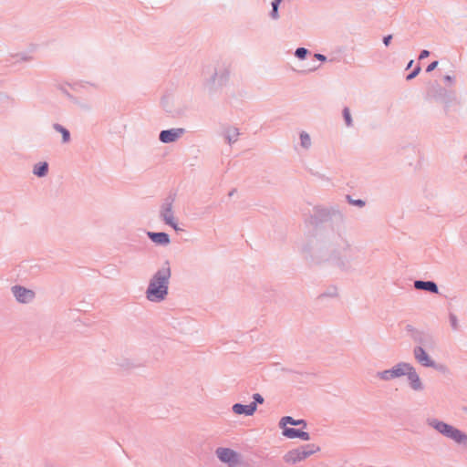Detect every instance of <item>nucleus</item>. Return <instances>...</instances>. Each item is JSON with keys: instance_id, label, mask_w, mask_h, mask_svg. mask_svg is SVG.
I'll list each match as a JSON object with an SVG mask.
<instances>
[{"instance_id": "19", "label": "nucleus", "mask_w": 467, "mask_h": 467, "mask_svg": "<svg viewBox=\"0 0 467 467\" xmlns=\"http://www.w3.org/2000/svg\"><path fill=\"white\" fill-rule=\"evenodd\" d=\"M409 386L415 391H420L424 389L422 381H409Z\"/></svg>"}, {"instance_id": "31", "label": "nucleus", "mask_w": 467, "mask_h": 467, "mask_svg": "<svg viewBox=\"0 0 467 467\" xmlns=\"http://www.w3.org/2000/svg\"><path fill=\"white\" fill-rule=\"evenodd\" d=\"M316 57L317 59H319V60H322V61H324L326 59V57L323 55H321V54H317Z\"/></svg>"}, {"instance_id": "6", "label": "nucleus", "mask_w": 467, "mask_h": 467, "mask_svg": "<svg viewBox=\"0 0 467 467\" xmlns=\"http://www.w3.org/2000/svg\"><path fill=\"white\" fill-rule=\"evenodd\" d=\"M183 133L182 129H175L169 130H162L160 134V140L164 143L175 141Z\"/></svg>"}, {"instance_id": "18", "label": "nucleus", "mask_w": 467, "mask_h": 467, "mask_svg": "<svg viewBox=\"0 0 467 467\" xmlns=\"http://www.w3.org/2000/svg\"><path fill=\"white\" fill-rule=\"evenodd\" d=\"M54 128L62 134L64 142L69 140V132L65 128L57 124Z\"/></svg>"}, {"instance_id": "32", "label": "nucleus", "mask_w": 467, "mask_h": 467, "mask_svg": "<svg viewBox=\"0 0 467 467\" xmlns=\"http://www.w3.org/2000/svg\"><path fill=\"white\" fill-rule=\"evenodd\" d=\"M354 202L355 204L359 205V206H362V205L364 204V202H363V201H361V200H358V201H355V202Z\"/></svg>"}, {"instance_id": "17", "label": "nucleus", "mask_w": 467, "mask_h": 467, "mask_svg": "<svg viewBox=\"0 0 467 467\" xmlns=\"http://www.w3.org/2000/svg\"><path fill=\"white\" fill-rule=\"evenodd\" d=\"M238 134L239 133H238L237 130L234 128H231V129L227 130L226 137L228 139V141L229 142L235 141L237 140Z\"/></svg>"}, {"instance_id": "3", "label": "nucleus", "mask_w": 467, "mask_h": 467, "mask_svg": "<svg viewBox=\"0 0 467 467\" xmlns=\"http://www.w3.org/2000/svg\"><path fill=\"white\" fill-rule=\"evenodd\" d=\"M381 378L383 379H391L394 378H408V379H417L418 376L410 365L407 363H401L394 367L392 369L385 370L382 372Z\"/></svg>"}, {"instance_id": "33", "label": "nucleus", "mask_w": 467, "mask_h": 467, "mask_svg": "<svg viewBox=\"0 0 467 467\" xmlns=\"http://www.w3.org/2000/svg\"><path fill=\"white\" fill-rule=\"evenodd\" d=\"M412 62H413V61L411 60V61L409 63V65H408V67H411Z\"/></svg>"}, {"instance_id": "24", "label": "nucleus", "mask_w": 467, "mask_h": 467, "mask_svg": "<svg viewBox=\"0 0 467 467\" xmlns=\"http://www.w3.org/2000/svg\"><path fill=\"white\" fill-rule=\"evenodd\" d=\"M420 67H418L417 68H415V70L413 72H411L410 74H409L407 76V79L410 80V79L414 78L420 73Z\"/></svg>"}, {"instance_id": "26", "label": "nucleus", "mask_w": 467, "mask_h": 467, "mask_svg": "<svg viewBox=\"0 0 467 467\" xmlns=\"http://www.w3.org/2000/svg\"><path fill=\"white\" fill-rule=\"evenodd\" d=\"M438 66V61H434L432 63H431L428 67H427V71L428 72H431L432 70H434Z\"/></svg>"}, {"instance_id": "10", "label": "nucleus", "mask_w": 467, "mask_h": 467, "mask_svg": "<svg viewBox=\"0 0 467 467\" xmlns=\"http://www.w3.org/2000/svg\"><path fill=\"white\" fill-rule=\"evenodd\" d=\"M161 215H162L164 221L166 222V223L170 224L175 230H177V225L173 220L171 204L169 203V204H166L165 206H163V208L161 210Z\"/></svg>"}, {"instance_id": "7", "label": "nucleus", "mask_w": 467, "mask_h": 467, "mask_svg": "<svg viewBox=\"0 0 467 467\" xmlns=\"http://www.w3.org/2000/svg\"><path fill=\"white\" fill-rule=\"evenodd\" d=\"M304 457H303V454H302V451H301V449L298 447V448H296V449H293V450H290L288 451L285 455H284V461L285 462L288 463V464H296L299 462H302L304 461Z\"/></svg>"}, {"instance_id": "23", "label": "nucleus", "mask_w": 467, "mask_h": 467, "mask_svg": "<svg viewBox=\"0 0 467 467\" xmlns=\"http://www.w3.org/2000/svg\"><path fill=\"white\" fill-rule=\"evenodd\" d=\"M344 118L346 119L347 124L350 125L351 124V117H350V112H349L348 109H344Z\"/></svg>"}, {"instance_id": "30", "label": "nucleus", "mask_w": 467, "mask_h": 467, "mask_svg": "<svg viewBox=\"0 0 467 467\" xmlns=\"http://www.w3.org/2000/svg\"><path fill=\"white\" fill-rule=\"evenodd\" d=\"M254 399L256 401H258L260 403L263 402V399L261 398L260 394H255Z\"/></svg>"}, {"instance_id": "16", "label": "nucleus", "mask_w": 467, "mask_h": 467, "mask_svg": "<svg viewBox=\"0 0 467 467\" xmlns=\"http://www.w3.org/2000/svg\"><path fill=\"white\" fill-rule=\"evenodd\" d=\"M47 171V163L41 162L35 166L34 173L37 176H44Z\"/></svg>"}, {"instance_id": "25", "label": "nucleus", "mask_w": 467, "mask_h": 467, "mask_svg": "<svg viewBox=\"0 0 467 467\" xmlns=\"http://www.w3.org/2000/svg\"><path fill=\"white\" fill-rule=\"evenodd\" d=\"M296 426H301L303 429H306L307 427V423L305 420L300 419L296 420Z\"/></svg>"}, {"instance_id": "21", "label": "nucleus", "mask_w": 467, "mask_h": 467, "mask_svg": "<svg viewBox=\"0 0 467 467\" xmlns=\"http://www.w3.org/2000/svg\"><path fill=\"white\" fill-rule=\"evenodd\" d=\"M281 0H275L273 3H272V6H273V11H272V16L274 18H276L277 17V6L279 5Z\"/></svg>"}, {"instance_id": "5", "label": "nucleus", "mask_w": 467, "mask_h": 467, "mask_svg": "<svg viewBox=\"0 0 467 467\" xmlns=\"http://www.w3.org/2000/svg\"><path fill=\"white\" fill-rule=\"evenodd\" d=\"M12 291L17 301L21 303H27L35 296V293L32 290L18 285L14 286Z\"/></svg>"}, {"instance_id": "1", "label": "nucleus", "mask_w": 467, "mask_h": 467, "mask_svg": "<svg viewBox=\"0 0 467 467\" xmlns=\"http://www.w3.org/2000/svg\"><path fill=\"white\" fill-rule=\"evenodd\" d=\"M426 423L445 438L467 450V433L464 431L436 418H428Z\"/></svg>"}, {"instance_id": "2", "label": "nucleus", "mask_w": 467, "mask_h": 467, "mask_svg": "<svg viewBox=\"0 0 467 467\" xmlns=\"http://www.w3.org/2000/svg\"><path fill=\"white\" fill-rule=\"evenodd\" d=\"M171 276L169 266L159 270L151 279L147 289V298L150 301H161L168 292V281Z\"/></svg>"}, {"instance_id": "29", "label": "nucleus", "mask_w": 467, "mask_h": 467, "mask_svg": "<svg viewBox=\"0 0 467 467\" xmlns=\"http://www.w3.org/2000/svg\"><path fill=\"white\" fill-rule=\"evenodd\" d=\"M451 325L454 328L457 327V320H456V317L454 316H451Z\"/></svg>"}, {"instance_id": "12", "label": "nucleus", "mask_w": 467, "mask_h": 467, "mask_svg": "<svg viewBox=\"0 0 467 467\" xmlns=\"http://www.w3.org/2000/svg\"><path fill=\"white\" fill-rule=\"evenodd\" d=\"M149 236L156 244H167L170 243V238L165 233H149Z\"/></svg>"}, {"instance_id": "14", "label": "nucleus", "mask_w": 467, "mask_h": 467, "mask_svg": "<svg viewBox=\"0 0 467 467\" xmlns=\"http://www.w3.org/2000/svg\"><path fill=\"white\" fill-rule=\"evenodd\" d=\"M414 285L417 289L428 290L433 293L438 292V287L436 284L433 282L416 281Z\"/></svg>"}, {"instance_id": "20", "label": "nucleus", "mask_w": 467, "mask_h": 467, "mask_svg": "<svg viewBox=\"0 0 467 467\" xmlns=\"http://www.w3.org/2000/svg\"><path fill=\"white\" fill-rule=\"evenodd\" d=\"M301 144L303 147H308L310 145V137L307 133H302L300 135Z\"/></svg>"}, {"instance_id": "11", "label": "nucleus", "mask_w": 467, "mask_h": 467, "mask_svg": "<svg viewBox=\"0 0 467 467\" xmlns=\"http://www.w3.org/2000/svg\"><path fill=\"white\" fill-rule=\"evenodd\" d=\"M415 358L424 366H431L432 361L422 348H417L414 350Z\"/></svg>"}, {"instance_id": "9", "label": "nucleus", "mask_w": 467, "mask_h": 467, "mask_svg": "<svg viewBox=\"0 0 467 467\" xmlns=\"http://www.w3.org/2000/svg\"><path fill=\"white\" fill-rule=\"evenodd\" d=\"M256 410V403L252 402L248 405L234 404L233 406V411L237 415L244 414L246 416L252 415Z\"/></svg>"}, {"instance_id": "15", "label": "nucleus", "mask_w": 467, "mask_h": 467, "mask_svg": "<svg viewBox=\"0 0 467 467\" xmlns=\"http://www.w3.org/2000/svg\"><path fill=\"white\" fill-rule=\"evenodd\" d=\"M296 420L294 419L291 416H284L279 420V427L282 429V434L285 436V429H293L292 427H287V424L296 426Z\"/></svg>"}, {"instance_id": "28", "label": "nucleus", "mask_w": 467, "mask_h": 467, "mask_svg": "<svg viewBox=\"0 0 467 467\" xmlns=\"http://www.w3.org/2000/svg\"><path fill=\"white\" fill-rule=\"evenodd\" d=\"M391 38H392L391 35H389V36H385L384 39H383L384 44L386 46H389Z\"/></svg>"}, {"instance_id": "27", "label": "nucleus", "mask_w": 467, "mask_h": 467, "mask_svg": "<svg viewBox=\"0 0 467 467\" xmlns=\"http://www.w3.org/2000/svg\"><path fill=\"white\" fill-rule=\"evenodd\" d=\"M429 55H430V52L428 50H422L420 52V57L419 58L420 59H423V58L429 57Z\"/></svg>"}, {"instance_id": "22", "label": "nucleus", "mask_w": 467, "mask_h": 467, "mask_svg": "<svg viewBox=\"0 0 467 467\" xmlns=\"http://www.w3.org/2000/svg\"><path fill=\"white\" fill-rule=\"evenodd\" d=\"M307 53V50L304 47H299L296 51V56L299 58H304Z\"/></svg>"}, {"instance_id": "13", "label": "nucleus", "mask_w": 467, "mask_h": 467, "mask_svg": "<svg viewBox=\"0 0 467 467\" xmlns=\"http://www.w3.org/2000/svg\"><path fill=\"white\" fill-rule=\"evenodd\" d=\"M301 449L304 459L306 460L307 457L313 455L314 453L320 451L319 446L316 444H306L299 447Z\"/></svg>"}, {"instance_id": "8", "label": "nucleus", "mask_w": 467, "mask_h": 467, "mask_svg": "<svg viewBox=\"0 0 467 467\" xmlns=\"http://www.w3.org/2000/svg\"><path fill=\"white\" fill-rule=\"evenodd\" d=\"M285 437L288 439H300L307 441L311 439L310 434L299 429H285Z\"/></svg>"}, {"instance_id": "4", "label": "nucleus", "mask_w": 467, "mask_h": 467, "mask_svg": "<svg viewBox=\"0 0 467 467\" xmlns=\"http://www.w3.org/2000/svg\"><path fill=\"white\" fill-rule=\"evenodd\" d=\"M216 454L222 462L229 463L230 467H235L239 462L237 454L233 450L219 448Z\"/></svg>"}]
</instances>
